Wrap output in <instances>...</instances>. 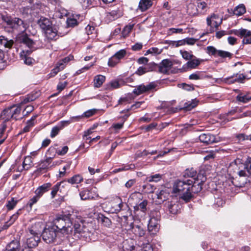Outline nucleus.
<instances>
[{
    "label": "nucleus",
    "mask_w": 251,
    "mask_h": 251,
    "mask_svg": "<svg viewBox=\"0 0 251 251\" xmlns=\"http://www.w3.org/2000/svg\"><path fill=\"white\" fill-rule=\"evenodd\" d=\"M152 4V1L151 0H140L138 9L142 12H144L150 8Z\"/></svg>",
    "instance_id": "nucleus-22"
},
{
    "label": "nucleus",
    "mask_w": 251,
    "mask_h": 251,
    "mask_svg": "<svg viewBox=\"0 0 251 251\" xmlns=\"http://www.w3.org/2000/svg\"><path fill=\"white\" fill-rule=\"evenodd\" d=\"M13 43L14 42L12 40H8L3 36H0V44L5 48H11Z\"/></svg>",
    "instance_id": "nucleus-27"
},
{
    "label": "nucleus",
    "mask_w": 251,
    "mask_h": 251,
    "mask_svg": "<svg viewBox=\"0 0 251 251\" xmlns=\"http://www.w3.org/2000/svg\"><path fill=\"white\" fill-rule=\"evenodd\" d=\"M147 201L146 200L143 201L139 204H137L136 206H134V209L135 210H140L143 212H145L146 210V206L147 205Z\"/></svg>",
    "instance_id": "nucleus-46"
},
{
    "label": "nucleus",
    "mask_w": 251,
    "mask_h": 251,
    "mask_svg": "<svg viewBox=\"0 0 251 251\" xmlns=\"http://www.w3.org/2000/svg\"><path fill=\"white\" fill-rule=\"evenodd\" d=\"M28 236L26 239V244L28 248L31 249L38 245L39 242L40 241V236L30 234Z\"/></svg>",
    "instance_id": "nucleus-14"
},
{
    "label": "nucleus",
    "mask_w": 251,
    "mask_h": 251,
    "mask_svg": "<svg viewBox=\"0 0 251 251\" xmlns=\"http://www.w3.org/2000/svg\"><path fill=\"white\" fill-rule=\"evenodd\" d=\"M166 206L168 208L169 212L173 214L177 213V204L176 203H173L172 201H167L165 203Z\"/></svg>",
    "instance_id": "nucleus-30"
},
{
    "label": "nucleus",
    "mask_w": 251,
    "mask_h": 251,
    "mask_svg": "<svg viewBox=\"0 0 251 251\" xmlns=\"http://www.w3.org/2000/svg\"><path fill=\"white\" fill-rule=\"evenodd\" d=\"M203 78V75L200 72H197L195 73L190 75L189 76V78L192 80H199Z\"/></svg>",
    "instance_id": "nucleus-50"
},
{
    "label": "nucleus",
    "mask_w": 251,
    "mask_h": 251,
    "mask_svg": "<svg viewBox=\"0 0 251 251\" xmlns=\"http://www.w3.org/2000/svg\"><path fill=\"white\" fill-rule=\"evenodd\" d=\"M74 213H69L67 215H63L57 217L53 221V226H55L57 230L58 237L69 238L72 232L71 226L72 221L74 220Z\"/></svg>",
    "instance_id": "nucleus-2"
},
{
    "label": "nucleus",
    "mask_w": 251,
    "mask_h": 251,
    "mask_svg": "<svg viewBox=\"0 0 251 251\" xmlns=\"http://www.w3.org/2000/svg\"><path fill=\"white\" fill-rule=\"evenodd\" d=\"M200 64V61L199 59H192L187 63V66L189 69L196 68Z\"/></svg>",
    "instance_id": "nucleus-43"
},
{
    "label": "nucleus",
    "mask_w": 251,
    "mask_h": 251,
    "mask_svg": "<svg viewBox=\"0 0 251 251\" xmlns=\"http://www.w3.org/2000/svg\"><path fill=\"white\" fill-rule=\"evenodd\" d=\"M245 165L246 168V173L247 176L251 175V157H248L244 161Z\"/></svg>",
    "instance_id": "nucleus-44"
},
{
    "label": "nucleus",
    "mask_w": 251,
    "mask_h": 251,
    "mask_svg": "<svg viewBox=\"0 0 251 251\" xmlns=\"http://www.w3.org/2000/svg\"><path fill=\"white\" fill-rule=\"evenodd\" d=\"M141 247L144 251H153V247L150 243L143 244Z\"/></svg>",
    "instance_id": "nucleus-56"
},
{
    "label": "nucleus",
    "mask_w": 251,
    "mask_h": 251,
    "mask_svg": "<svg viewBox=\"0 0 251 251\" xmlns=\"http://www.w3.org/2000/svg\"><path fill=\"white\" fill-rule=\"evenodd\" d=\"M197 9L198 10V13L201 14L205 13L208 9L207 3L204 1H200L198 2Z\"/></svg>",
    "instance_id": "nucleus-28"
},
{
    "label": "nucleus",
    "mask_w": 251,
    "mask_h": 251,
    "mask_svg": "<svg viewBox=\"0 0 251 251\" xmlns=\"http://www.w3.org/2000/svg\"><path fill=\"white\" fill-rule=\"evenodd\" d=\"M232 53L228 52L222 50H219L218 52L217 57H220L223 58H230L232 56Z\"/></svg>",
    "instance_id": "nucleus-48"
},
{
    "label": "nucleus",
    "mask_w": 251,
    "mask_h": 251,
    "mask_svg": "<svg viewBox=\"0 0 251 251\" xmlns=\"http://www.w3.org/2000/svg\"><path fill=\"white\" fill-rule=\"evenodd\" d=\"M68 151V147L66 146L62 147L61 150L56 151V152L59 155H63L65 154Z\"/></svg>",
    "instance_id": "nucleus-60"
},
{
    "label": "nucleus",
    "mask_w": 251,
    "mask_h": 251,
    "mask_svg": "<svg viewBox=\"0 0 251 251\" xmlns=\"http://www.w3.org/2000/svg\"><path fill=\"white\" fill-rule=\"evenodd\" d=\"M42 238L47 243H52L56 240L58 236L55 226H52L45 227L42 233Z\"/></svg>",
    "instance_id": "nucleus-5"
},
{
    "label": "nucleus",
    "mask_w": 251,
    "mask_h": 251,
    "mask_svg": "<svg viewBox=\"0 0 251 251\" xmlns=\"http://www.w3.org/2000/svg\"><path fill=\"white\" fill-rule=\"evenodd\" d=\"M93 130L92 128H89L86 131H84V135H83V139L87 141L89 140V139H91L90 137H89L90 135H91L93 133Z\"/></svg>",
    "instance_id": "nucleus-59"
},
{
    "label": "nucleus",
    "mask_w": 251,
    "mask_h": 251,
    "mask_svg": "<svg viewBox=\"0 0 251 251\" xmlns=\"http://www.w3.org/2000/svg\"><path fill=\"white\" fill-rule=\"evenodd\" d=\"M18 201L14 198H12L10 200L8 201L6 204V207L8 210L13 209L17 203Z\"/></svg>",
    "instance_id": "nucleus-45"
},
{
    "label": "nucleus",
    "mask_w": 251,
    "mask_h": 251,
    "mask_svg": "<svg viewBox=\"0 0 251 251\" xmlns=\"http://www.w3.org/2000/svg\"><path fill=\"white\" fill-rule=\"evenodd\" d=\"M34 125V123L28 121L26 123V126L24 128L23 131L25 132L29 131L30 128Z\"/></svg>",
    "instance_id": "nucleus-63"
},
{
    "label": "nucleus",
    "mask_w": 251,
    "mask_h": 251,
    "mask_svg": "<svg viewBox=\"0 0 251 251\" xmlns=\"http://www.w3.org/2000/svg\"><path fill=\"white\" fill-rule=\"evenodd\" d=\"M133 230L134 233L139 237H143L145 234V230L144 228L138 225L134 226Z\"/></svg>",
    "instance_id": "nucleus-34"
},
{
    "label": "nucleus",
    "mask_w": 251,
    "mask_h": 251,
    "mask_svg": "<svg viewBox=\"0 0 251 251\" xmlns=\"http://www.w3.org/2000/svg\"><path fill=\"white\" fill-rule=\"evenodd\" d=\"M168 195V194L166 193L164 191H161L157 194V198L160 200L162 201H164L166 199V196Z\"/></svg>",
    "instance_id": "nucleus-53"
},
{
    "label": "nucleus",
    "mask_w": 251,
    "mask_h": 251,
    "mask_svg": "<svg viewBox=\"0 0 251 251\" xmlns=\"http://www.w3.org/2000/svg\"><path fill=\"white\" fill-rule=\"evenodd\" d=\"M105 79V76L103 75H98L96 76L94 80L95 87L97 88L100 87L104 82Z\"/></svg>",
    "instance_id": "nucleus-32"
},
{
    "label": "nucleus",
    "mask_w": 251,
    "mask_h": 251,
    "mask_svg": "<svg viewBox=\"0 0 251 251\" xmlns=\"http://www.w3.org/2000/svg\"><path fill=\"white\" fill-rule=\"evenodd\" d=\"M158 220L154 217L151 218L149 222L148 229L151 234H155L159 230Z\"/></svg>",
    "instance_id": "nucleus-15"
},
{
    "label": "nucleus",
    "mask_w": 251,
    "mask_h": 251,
    "mask_svg": "<svg viewBox=\"0 0 251 251\" xmlns=\"http://www.w3.org/2000/svg\"><path fill=\"white\" fill-rule=\"evenodd\" d=\"M65 183V181H62L61 182L57 183L56 185L53 186L52 188V191L51 192V198H54L56 195L57 194L58 192H59L61 193H64V190L60 188V186H64Z\"/></svg>",
    "instance_id": "nucleus-19"
},
{
    "label": "nucleus",
    "mask_w": 251,
    "mask_h": 251,
    "mask_svg": "<svg viewBox=\"0 0 251 251\" xmlns=\"http://www.w3.org/2000/svg\"><path fill=\"white\" fill-rule=\"evenodd\" d=\"M237 167L238 168V171L237 174L240 176H247V173H246V168L244 162H241V161L238 159L235 161Z\"/></svg>",
    "instance_id": "nucleus-16"
},
{
    "label": "nucleus",
    "mask_w": 251,
    "mask_h": 251,
    "mask_svg": "<svg viewBox=\"0 0 251 251\" xmlns=\"http://www.w3.org/2000/svg\"><path fill=\"white\" fill-rule=\"evenodd\" d=\"M197 172L193 168L187 169H186L183 173V176L184 177H190V179H194V178H197L198 176L199 175H201V174H199L197 176Z\"/></svg>",
    "instance_id": "nucleus-25"
},
{
    "label": "nucleus",
    "mask_w": 251,
    "mask_h": 251,
    "mask_svg": "<svg viewBox=\"0 0 251 251\" xmlns=\"http://www.w3.org/2000/svg\"><path fill=\"white\" fill-rule=\"evenodd\" d=\"M236 35L241 37H244L242 40L243 44H251V31L246 29H240L234 32Z\"/></svg>",
    "instance_id": "nucleus-8"
},
{
    "label": "nucleus",
    "mask_w": 251,
    "mask_h": 251,
    "mask_svg": "<svg viewBox=\"0 0 251 251\" xmlns=\"http://www.w3.org/2000/svg\"><path fill=\"white\" fill-rule=\"evenodd\" d=\"M51 186V184L50 183H45L42 186L39 187L35 191V194L41 198L44 193L47 192L49 190Z\"/></svg>",
    "instance_id": "nucleus-20"
},
{
    "label": "nucleus",
    "mask_w": 251,
    "mask_h": 251,
    "mask_svg": "<svg viewBox=\"0 0 251 251\" xmlns=\"http://www.w3.org/2000/svg\"><path fill=\"white\" fill-rule=\"evenodd\" d=\"M38 24L44 31L52 25L51 22L49 19L43 17L38 20Z\"/></svg>",
    "instance_id": "nucleus-18"
},
{
    "label": "nucleus",
    "mask_w": 251,
    "mask_h": 251,
    "mask_svg": "<svg viewBox=\"0 0 251 251\" xmlns=\"http://www.w3.org/2000/svg\"><path fill=\"white\" fill-rule=\"evenodd\" d=\"M67 23L68 26L73 27L77 25V20L74 18H68L67 20Z\"/></svg>",
    "instance_id": "nucleus-55"
},
{
    "label": "nucleus",
    "mask_w": 251,
    "mask_h": 251,
    "mask_svg": "<svg viewBox=\"0 0 251 251\" xmlns=\"http://www.w3.org/2000/svg\"><path fill=\"white\" fill-rule=\"evenodd\" d=\"M70 124V121H61L57 126H53L51 130L50 136L51 138L55 137L65 126Z\"/></svg>",
    "instance_id": "nucleus-11"
},
{
    "label": "nucleus",
    "mask_w": 251,
    "mask_h": 251,
    "mask_svg": "<svg viewBox=\"0 0 251 251\" xmlns=\"http://www.w3.org/2000/svg\"><path fill=\"white\" fill-rule=\"evenodd\" d=\"M126 54V51L125 50L123 49L119 51H117L115 54H114V56L119 60V61L123 59Z\"/></svg>",
    "instance_id": "nucleus-51"
},
{
    "label": "nucleus",
    "mask_w": 251,
    "mask_h": 251,
    "mask_svg": "<svg viewBox=\"0 0 251 251\" xmlns=\"http://www.w3.org/2000/svg\"><path fill=\"white\" fill-rule=\"evenodd\" d=\"M156 85L153 82H151L150 84L144 85L143 84L139 85L137 86L133 91V93L137 95H140L144 93L149 92L154 89Z\"/></svg>",
    "instance_id": "nucleus-7"
},
{
    "label": "nucleus",
    "mask_w": 251,
    "mask_h": 251,
    "mask_svg": "<svg viewBox=\"0 0 251 251\" xmlns=\"http://www.w3.org/2000/svg\"><path fill=\"white\" fill-rule=\"evenodd\" d=\"M197 105V102L196 100H192L184 103L183 109L187 111L191 110L195 107Z\"/></svg>",
    "instance_id": "nucleus-40"
},
{
    "label": "nucleus",
    "mask_w": 251,
    "mask_h": 251,
    "mask_svg": "<svg viewBox=\"0 0 251 251\" xmlns=\"http://www.w3.org/2000/svg\"><path fill=\"white\" fill-rule=\"evenodd\" d=\"M46 37L50 40L54 39L57 35V30L52 25L44 31Z\"/></svg>",
    "instance_id": "nucleus-21"
},
{
    "label": "nucleus",
    "mask_w": 251,
    "mask_h": 251,
    "mask_svg": "<svg viewBox=\"0 0 251 251\" xmlns=\"http://www.w3.org/2000/svg\"><path fill=\"white\" fill-rule=\"evenodd\" d=\"M23 59L24 60L25 63L28 65H31L34 61L32 58L27 57L26 54L25 55V56L23 58Z\"/></svg>",
    "instance_id": "nucleus-61"
},
{
    "label": "nucleus",
    "mask_w": 251,
    "mask_h": 251,
    "mask_svg": "<svg viewBox=\"0 0 251 251\" xmlns=\"http://www.w3.org/2000/svg\"><path fill=\"white\" fill-rule=\"evenodd\" d=\"M206 21L208 25L218 28L222 23V19L217 15L213 14L210 17L207 18Z\"/></svg>",
    "instance_id": "nucleus-10"
},
{
    "label": "nucleus",
    "mask_w": 251,
    "mask_h": 251,
    "mask_svg": "<svg viewBox=\"0 0 251 251\" xmlns=\"http://www.w3.org/2000/svg\"><path fill=\"white\" fill-rule=\"evenodd\" d=\"M79 195L82 200H86L93 198V197L90 195V191L88 190L82 191L79 193Z\"/></svg>",
    "instance_id": "nucleus-42"
},
{
    "label": "nucleus",
    "mask_w": 251,
    "mask_h": 251,
    "mask_svg": "<svg viewBox=\"0 0 251 251\" xmlns=\"http://www.w3.org/2000/svg\"><path fill=\"white\" fill-rule=\"evenodd\" d=\"M149 69L146 68V66H142L140 67L137 71H136V73L139 75H142L144 74L145 73L149 72Z\"/></svg>",
    "instance_id": "nucleus-57"
},
{
    "label": "nucleus",
    "mask_w": 251,
    "mask_h": 251,
    "mask_svg": "<svg viewBox=\"0 0 251 251\" xmlns=\"http://www.w3.org/2000/svg\"><path fill=\"white\" fill-rule=\"evenodd\" d=\"M173 63L169 59H164L157 65L158 72L162 74H167L172 68Z\"/></svg>",
    "instance_id": "nucleus-9"
},
{
    "label": "nucleus",
    "mask_w": 251,
    "mask_h": 251,
    "mask_svg": "<svg viewBox=\"0 0 251 251\" xmlns=\"http://www.w3.org/2000/svg\"><path fill=\"white\" fill-rule=\"evenodd\" d=\"M52 158H53V157H49L46 160L41 161L38 165V169L40 171L47 169L50 164Z\"/></svg>",
    "instance_id": "nucleus-29"
},
{
    "label": "nucleus",
    "mask_w": 251,
    "mask_h": 251,
    "mask_svg": "<svg viewBox=\"0 0 251 251\" xmlns=\"http://www.w3.org/2000/svg\"><path fill=\"white\" fill-rule=\"evenodd\" d=\"M11 110L12 115H13V118L15 120L22 119V118H19L18 116L20 115L21 111V107L19 106L15 107L14 106L9 107Z\"/></svg>",
    "instance_id": "nucleus-33"
},
{
    "label": "nucleus",
    "mask_w": 251,
    "mask_h": 251,
    "mask_svg": "<svg viewBox=\"0 0 251 251\" xmlns=\"http://www.w3.org/2000/svg\"><path fill=\"white\" fill-rule=\"evenodd\" d=\"M181 55L183 58H184L186 60H189L191 59L193 55L191 54H190L188 51H184L181 52Z\"/></svg>",
    "instance_id": "nucleus-64"
},
{
    "label": "nucleus",
    "mask_w": 251,
    "mask_h": 251,
    "mask_svg": "<svg viewBox=\"0 0 251 251\" xmlns=\"http://www.w3.org/2000/svg\"><path fill=\"white\" fill-rule=\"evenodd\" d=\"M100 219L101 220L102 223L105 226H109L111 225V222L110 220L104 216H102L100 217Z\"/></svg>",
    "instance_id": "nucleus-54"
},
{
    "label": "nucleus",
    "mask_w": 251,
    "mask_h": 251,
    "mask_svg": "<svg viewBox=\"0 0 251 251\" xmlns=\"http://www.w3.org/2000/svg\"><path fill=\"white\" fill-rule=\"evenodd\" d=\"M1 19L14 32H23L26 30L27 27V25L23 20L18 17L7 15H2Z\"/></svg>",
    "instance_id": "nucleus-3"
},
{
    "label": "nucleus",
    "mask_w": 251,
    "mask_h": 251,
    "mask_svg": "<svg viewBox=\"0 0 251 251\" xmlns=\"http://www.w3.org/2000/svg\"><path fill=\"white\" fill-rule=\"evenodd\" d=\"M32 164V158L30 156H27L25 158L23 163V167L25 170L29 169Z\"/></svg>",
    "instance_id": "nucleus-38"
},
{
    "label": "nucleus",
    "mask_w": 251,
    "mask_h": 251,
    "mask_svg": "<svg viewBox=\"0 0 251 251\" xmlns=\"http://www.w3.org/2000/svg\"><path fill=\"white\" fill-rule=\"evenodd\" d=\"M187 12L189 15L193 16L198 14V10L194 4L189 3L187 6Z\"/></svg>",
    "instance_id": "nucleus-37"
},
{
    "label": "nucleus",
    "mask_w": 251,
    "mask_h": 251,
    "mask_svg": "<svg viewBox=\"0 0 251 251\" xmlns=\"http://www.w3.org/2000/svg\"><path fill=\"white\" fill-rule=\"evenodd\" d=\"M72 232L70 234V237L73 238H83L87 239L89 238L91 232L87 227L84 225L82 223L75 222L73 223L71 226Z\"/></svg>",
    "instance_id": "nucleus-4"
},
{
    "label": "nucleus",
    "mask_w": 251,
    "mask_h": 251,
    "mask_svg": "<svg viewBox=\"0 0 251 251\" xmlns=\"http://www.w3.org/2000/svg\"><path fill=\"white\" fill-rule=\"evenodd\" d=\"M206 179L203 175H199L194 179H177L174 182L173 191L179 195L182 200L188 201L192 198L193 193H197L201 190L202 185Z\"/></svg>",
    "instance_id": "nucleus-1"
},
{
    "label": "nucleus",
    "mask_w": 251,
    "mask_h": 251,
    "mask_svg": "<svg viewBox=\"0 0 251 251\" xmlns=\"http://www.w3.org/2000/svg\"><path fill=\"white\" fill-rule=\"evenodd\" d=\"M96 112V110L95 109H90L85 112L83 114V117L89 118L93 115H94Z\"/></svg>",
    "instance_id": "nucleus-58"
},
{
    "label": "nucleus",
    "mask_w": 251,
    "mask_h": 251,
    "mask_svg": "<svg viewBox=\"0 0 251 251\" xmlns=\"http://www.w3.org/2000/svg\"><path fill=\"white\" fill-rule=\"evenodd\" d=\"M73 59V56L69 55L59 61L56 64L55 67L53 68L49 74V77L54 76L59 72L64 69L66 64Z\"/></svg>",
    "instance_id": "nucleus-6"
},
{
    "label": "nucleus",
    "mask_w": 251,
    "mask_h": 251,
    "mask_svg": "<svg viewBox=\"0 0 251 251\" xmlns=\"http://www.w3.org/2000/svg\"><path fill=\"white\" fill-rule=\"evenodd\" d=\"M200 141L206 144H212L215 142V138L214 136L210 134L203 133L199 136Z\"/></svg>",
    "instance_id": "nucleus-17"
},
{
    "label": "nucleus",
    "mask_w": 251,
    "mask_h": 251,
    "mask_svg": "<svg viewBox=\"0 0 251 251\" xmlns=\"http://www.w3.org/2000/svg\"><path fill=\"white\" fill-rule=\"evenodd\" d=\"M246 78V76L243 74H239V75L237 74L235 76L233 75L231 77L224 78L223 81L228 84H232L235 82L243 83L244 80Z\"/></svg>",
    "instance_id": "nucleus-12"
},
{
    "label": "nucleus",
    "mask_w": 251,
    "mask_h": 251,
    "mask_svg": "<svg viewBox=\"0 0 251 251\" xmlns=\"http://www.w3.org/2000/svg\"><path fill=\"white\" fill-rule=\"evenodd\" d=\"M162 176L157 174L147 177L146 179L149 182H157L162 179Z\"/></svg>",
    "instance_id": "nucleus-41"
},
{
    "label": "nucleus",
    "mask_w": 251,
    "mask_h": 251,
    "mask_svg": "<svg viewBox=\"0 0 251 251\" xmlns=\"http://www.w3.org/2000/svg\"><path fill=\"white\" fill-rule=\"evenodd\" d=\"M20 243L17 241H12L6 247L5 251H19Z\"/></svg>",
    "instance_id": "nucleus-26"
},
{
    "label": "nucleus",
    "mask_w": 251,
    "mask_h": 251,
    "mask_svg": "<svg viewBox=\"0 0 251 251\" xmlns=\"http://www.w3.org/2000/svg\"><path fill=\"white\" fill-rule=\"evenodd\" d=\"M232 183L236 186L240 188L248 187L250 185V182L246 177H236L232 181Z\"/></svg>",
    "instance_id": "nucleus-13"
},
{
    "label": "nucleus",
    "mask_w": 251,
    "mask_h": 251,
    "mask_svg": "<svg viewBox=\"0 0 251 251\" xmlns=\"http://www.w3.org/2000/svg\"><path fill=\"white\" fill-rule=\"evenodd\" d=\"M42 224L37 223L32 226L29 229V233L31 234L38 235L39 236L42 230Z\"/></svg>",
    "instance_id": "nucleus-23"
},
{
    "label": "nucleus",
    "mask_w": 251,
    "mask_h": 251,
    "mask_svg": "<svg viewBox=\"0 0 251 251\" xmlns=\"http://www.w3.org/2000/svg\"><path fill=\"white\" fill-rule=\"evenodd\" d=\"M107 17L111 20H114L115 19H117L118 17V16L116 11H112L107 14Z\"/></svg>",
    "instance_id": "nucleus-62"
},
{
    "label": "nucleus",
    "mask_w": 251,
    "mask_h": 251,
    "mask_svg": "<svg viewBox=\"0 0 251 251\" xmlns=\"http://www.w3.org/2000/svg\"><path fill=\"white\" fill-rule=\"evenodd\" d=\"M246 12V8L243 4H241L236 7L234 14L237 16H241Z\"/></svg>",
    "instance_id": "nucleus-36"
},
{
    "label": "nucleus",
    "mask_w": 251,
    "mask_h": 251,
    "mask_svg": "<svg viewBox=\"0 0 251 251\" xmlns=\"http://www.w3.org/2000/svg\"><path fill=\"white\" fill-rule=\"evenodd\" d=\"M0 118L4 120L3 122H6L13 118V115H12L11 110L10 108L4 109L1 113Z\"/></svg>",
    "instance_id": "nucleus-24"
},
{
    "label": "nucleus",
    "mask_w": 251,
    "mask_h": 251,
    "mask_svg": "<svg viewBox=\"0 0 251 251\" xmlns=\"http://www.w3.org/2000/svg\"><path fill=\"white\" fill-rule=\"evenodd\" d=\"M40 198V197L35 194V196H34L33 198L29 200L27 203V205H28L30 207V208H31L32 205L36 203L38 201Z\"/></svg>",
    "instance_id": "nucleus-52"
},
{
    "label": "nucleus",
    "mask_w": 251,
    "mask_h": 251,
    "mask_svg": "<svg viewBox=\"0 0 251 251\" xmlns=\"http://www.w3.org/2000/svg\"><path fill=\"white\" fill-rule=\"evenodd\" d=\"M21 40L22 43L26 45L29 49H31L34 45L33 41L26 36L22 37Z\"/></svg>",
    "instance_id": "nucleus-39"
},
{
    "label": "nucleus",
    "mask_w": 251,
    "mask_h": 251,
    "mask_svg": "<svg viewBox=\"0 0 251 251\" xmlns=\"http://www.w3.org/2000/svg\"><path fill=\"white\" fill-rule=\"evenodd\" d=\"M219 50H217L213 46H208L206 48V52L209 55H212L215 57H217Z\"/></svg>",
    "instance_id": "nucleus-47"
},
{
    "label": "nucleus",
    "mask_w": 251,
    "mask_h": 251,
    "mask_svg": "<svg viewBox=\"0 0 251 251\" xmlns=\"http://www.w3.org/2000/svg\"><path fill=\"white\" fill-rule=\"evenodd\" d=\"M83 180V177L80 175H75L69 178L67 182L71 184H78L82 182Z\"/></svg>",
    "instance_id": "nucleus-31"
},
{
    "label": "nucleus",
    "mask_w": 251,
    "mask_h": 251,
    "mask_svg": "<svg viewBox=\"0 0 251 251\" xmlns=\"http://www.w3.org/2000/svg\"><path fill=\"white\" fill-rule=\"evenodd\" d=\"M119 60L115 57V56H114V55H113L109 59L108 65L109 67H113L119 63Z\"/></svg>",
    "instance_id": "nucleus-49"
},
{
    "label": "nucleus",
    "mask_w": 251,
    "mask_h": 251,
    "mask_svg": "<svg viewBox=\"0 0 251 251\" xmlns=\"http://www.w3.org/2000/svg\"><path fill=\"white\" fill-rule=\"evenodd\" d=\"M237 101L243 103H247L251 100V97H249L248 95L243 93H240L236 97Z\"/></svg>",
    "instance_id": "nucleus-35"
}]
</instances>
